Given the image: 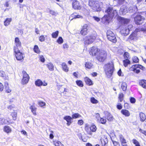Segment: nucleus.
Segmentation results:
<instances>
[{"label": "nucleus", "instance_id": "1", "mask_svg": "<svg viewBox=\"0 0 146 146\" xmlns=\"http://www.w3.org/2000/svg\"><path fill=\"white\" fill-rule=\"evenodd\" d=\"M104 71L107 77L110 78L112 74L114 69V65L112 62L105 65L104 67Z\"/></svg>", "mask_w": 146, "mask_h": 146}, {"label": "nucleus", "instance_id": "11", "mask_svg": "<svg viewBox=\"0 0 146 146\" xmlns=\"http://www.w3.org/2000/svg\"><path fill=\"white\" fill-rule=\"evenodd\" d=\"M72 7L75 9H80L81 8L80 3L76 0H73Z\"/></svg>", "mask_w": 146, "mask_h": 146}, {"label": "nucleus", "instance_id": "12", "mask_svg": "<svg viewBox=\"0 0 146 146\" xmlns=\"http://www.w3.org/2000/svg\"><path fill=\"white\" fill-rule=\"evenodd\" d=\"M15 46H14V50H15V48H17L19 50L21 47V42H20L19 38L16 37L15 38Z\"/></svg>", "mask_w": 146, "mask_h": 146}, {"label": "nucleus", "instance_id": "35", "mask_svg": "<svg viewBox=\"0 0 146 146\" xmlns=\"http://www.w3.org/2000/svg\"><path fill=\"white\" fill-rule=\"evenodd\" d=\"M8 83H5V90L6 92L7 93H9L11 92V90L9 89V87L8 86Z\"/></svg>", "mask_w": 146, "mask_h": 146}, {"label": "nucleus", "instance_id": "26", "mask_svg": "<svg viewBox=\"0 0 146 146\" xmlns=\"http://www.w3.org/2000/svg\"><path fill=\"white\" fill-rule=\"evenodd\" d=\"M84 80L86 84L89 85H91L92 84V80L88 77L85 78Z\"/></svg>", "mask_w": 146, "mask_h": 146}, {"label": "nucleus", "instance_id": "7", "mask_svg": "<svg viewBox=\"0 0 146 146\" xmlns=\"http://www.w3.org/2000/svg\"><path fill=\"white\" fill-rule=\"evenodd\" d=\"M22 73L23 74V76L22 80L21 83L23 85L26 84L29 80V76L25 71H23Z\"/></svg>", "mask_w": 146, "mask_h": 146}, {"label": "nucleus", "instance_id": "19", "mask_svg": "<svg viewBox=\"0 0 146 146\" xmlns=\"http://www.w3.org/2000/svg\"><path fill=\"white\" fill-rule=\"evenodd\" d=\"M98 1H94L93 0H90L89 1L88 4L89 6L91 7L92 9V7H95L96 3H97Z\"/></svg>", "mask_w": 146, "mask_h": 146}, {"label": "nucleus", "instance_id": "6", "mask_svg": "<svg viewBox=\"0 0 146 146\" xmlns=\"http://www.w3.org/2000/svg\"><path fill=\"white\" fill-rule=\"evenodd\" d=\"M135 22L137 25L141 24L144 20V17L139 15H137L134 18Z\"/></svg>", "mask_w": 146, "mask_h": 146}, {"label": "nucleus", "instance_id": "28", "mask_svg": "<svg viewBox=\"0 0 146 146\" xmlns=\"http://www.w3.org/2000/svg\"><path fill=\"white\" fill-rule=\"evenodd\" d=\"M127 85L125 82H123L121 84V88L123 91H125L127 89Z\"/></svg>", "mask_w": 146, "mask_h": 146}, {"label": "nucleus", "instance_id": "21", "mask_svg": "<svg viewBox=\"0 0 146 146\" xmlns=\"http://www.w3.org/2000/svg\"><path fill=\"white\" fill-rule=\"evenodd\" d=\"M85 129L88 134L90 135L92 134V132L90 131V127H89L88 125L87 124L85 125Z\"/></svg>", "mask_w": 146, "mask_h": 146}, {"label": "nucleus", "instance_id": "53", "mask_svg": "<svg viewBox=\"0 0 146 146\" xmlns=\"http://www.w3.org/2000/svg\"><path fill=\"white\" fill-rule=\"evenodd\" d=\"M49 13L52 15L56 16L57 14V13L52 10H50Z\"/></svg>", "mask_w": 146, "mask_h": 146}, {"label": "nucleus", "instance_id": "9", "mask_svg": "<svg viewBox=\"0 0 146 146\" xmlns=\"http://www.w3.org/2000/svg\"><path fill=\"white\" fill-rule=\"evenodd\" d=\"M140 31V28L136 29L134 32L130 36V39L133 40H137L138 38L137 33L139 32Z\"/></svg>", "mask_w": 146, "mask_h": 146}, {"label": "nucleus", "instance_id": "62", "mask_svg": "<svg viewBox=\"0 0 146 146\" xmlns=\"http://www.w3.org/2000/svg\"><path fill=\"white\" fill-rule=\"evenodd\" d=\"M122 106H121V104L120 103H119V104L117 105V108L119 110L121 109L122 108Z\"/></svg>", "mask_w": 146, "mask_h": 146}, {"label": "nucleus", "instance_id": "56", "mask_svg": "<svg viewBox=\"0 0 146 146\" xmlns=\"http://www.w3.org/2000/svg\"><path fill=\"white\" fill-rule=\"evenodd\" d=\"M106 119H105L103 118H101L100 120V122L101 123L104 124L106 123Z\"/></svg>", "mask_w": 146, "mask_h": 146}, {"label": "nucleus", "instance_id": "47", "mask_svg": "<svg viewBox=\"0 0 146 146\" xmlns=\"http://www.w3.org/2000/svg\"><path fill=\"white\" fill-rule=\"evenodd\" d=\"M76 83L78 86L80 87H82L83 86L82 82L80 80L76 81Z\"/></svg>", "mask_w": 146, "mask_h": 146}, {"label": "nucleus", "instance_id": "22", "mask_svg": "<svg viewBox=\"0 0 146 146\" xmlns=\"http://www.w3.org/2000/svg\"><path fill=\"white\" fill-rule=\"evenodd\" d=\"M62 66L63 70L66 72H68V71L69 68L68 67L67 64L64 62L62 64Z\"/></svg>", "mask_w": 146, "mask_h": 146}, {"label": "nucleus", "instance_id": "17", "mask_svg": "<svg viewBox=\"0 0 146 146\" xmlns=\"http://www.w3.org/2000/svg\"><path fill=\"white\" fill-rule=\"evenodd\" d=\"M104 113L106 116L107 119L110 121H112L113 119L112 116L107 111H105Z\"/></svg>", "mask_w": 146, "mask_h": 146}, {"label": "nucleus", "instance_id": "51", "mask_svg": "<svg viewBox=\"0 0 146 146\" xmlns=\"http://www.w3.org/2000/svg\"><path fill=\"white\" fill-rule=\"evenodd\" d=\"M91 102L93 104H96L98 102V101L94 98H91Z\"/></svg>", "mask_w": 146, "mask_h": 146}, {"label": "nucleus", "instance_id": "52", "mask_svg": "<svg viewBox=\"0 0 146 146\" xmlns=\"http://www.w3.org/2000/svg\"><path fill=\"white\" fill-rule=\"evenodd\" d=\"M124 56L126 59H128L129 57V53L127 52H125L124 54Z\"/></svg>", "mask_w": 146, "mask_h": 146}, {"label": "nucleus", "instance_id": "61", "mask_svg": "<svg viewBox=\"0 0 146 146\" xmlns=\"http://www.w3.org/2000/svg\"><path fill=\"white\" fill-rule=\"evenodd\" d=\"M93 18L94 20L97 22L99 21L100 20V18L94 16L93 17Z\"/></svg>", "mask_w": 146, "mask_h": 146}, {"label": "nucleus", "instance_id": "48", "mask_svg": "<svg viewBox=\"0 0 146 146\" xmlns=\"http://www.w3.org/2000/svg\"><path fill=\"white\" fill-rule=\"evenodd\" d=\"M123 94L122 93H121L119 94V99L120 100V102H121L123 99Z\"/></svg>", "mask_w": 146, "mask_h": 146}, {"label": "nucleus", "instance_id": "41", "mask_svg": "<svg viewBox=\"0 0 146 146\" xmlns=\"http://www.w3.org/2000/svg\"><path fill=\"white\" fill-rule=\"evenodd\" d=\"M139 64H136L132 66L130 68V70H134L135 69H137L139 68Z\"/></svg>", "mask_w": 146, "mask_h": 146}, {"label": "nucleus", "instance_id": "24", "mask_svg": "<svg viewBox=\"0 0 146 146\" xmlns=\"http://www.w3.org/2000/svg\"><path fill=\"white\" fill-rule=\"evenodd\" d=\"M139 115L141 121L142 122H143L146 119L145 115L142 112H141L140 113Z\"/></svg>", "mask_w": 146, "mask_h": 146}, {"label": "nucleus", "instance_id": "38", "mask_svg": "<svg viewBox=\"0 0 146 146\" xmlns=\"http://www.w3.org/2000/svg\"><path fill=\"white\" fill-rule=\"evenodd\" d=\"M59 32L58 31H56L55 32L53 33L52 34V36L53 38H56L58 36Z\"/></svg>", "mask_w": 146, "mask_h": 146}, {"label": "nucleus", "instance_id": "18", "mask_svg": "<svg viewBox=\"0 0 146 146\" xmlns=\"http://www.w3.org/2000/svg\"><path fill=\"white\" fill-rule=\"evenodd\" d=\"M92 9L94 11H100L101 10V8L99 5L98 1L97 3H96L95 7H92Z\"/></svg>", "mask_w": 146, "mask_h": 146}, {"label": "nucleus", "instance_id": "10", "mask_svg": "<svg viewBox=\"0 0 146 146\" xmlns=\"http://www.w3.org/2000/svg\"><path fill=\"white\" fill-rule=\"evenodd\" d=\"M100 51V50L96 47H93L91 48L90 54V55H92V56L98 55Z\"/></svg>", "mask_w": 146, "mask_h": 146}, {"label": "nucleus", "instance_id": "4", "mask_svg": "<svg viewBox=\"0 0 146 146\" xmlns=\"http://www.w3.org/2000/svg\"><path fill=\"white\" fill-rule=\"evenodd\" d=\"M107 37L108 39L113 43L117 42L116 37L114 33L111 30H108L107 32Z\"/></svg>", "mask_w": 146, "mask_h": 146}, {"label": "nucleus", "instance_id": "29", "mask_svg": "<svg viewBox=\"0 0 146 146\" xmlns=\"http://www.w3.org/2000/svg\"><path fill=\"white\" fill-rule=\"evenodd\" d=\"M35 85L38 86H40L42 85V82L40 79H38L35 81Z\"/></svg>", "mask_w": 146, "mask_h": 146}, {"label": "nucleus", "instance_id": "32", "mask_svg": "<svg viewBox=\"0 0 146 146\" xmlns=\"http://www.w3.org/2000/svg\"><path fill=\"white\" fill-rule=\"evenodd\" d=\"M4 131L7 133H8L11 132V129L9 126H6L4 127Z\"/></svg>", "mask_w": 146, "mask_h": 146}, {"label": "nucleus", "instance_id": "20", "mask_svg": "<svg viewBox=\"0 0 146 146\" xmlns=\"http://www.w3.org/2000/svg\"><path fill=\"white\" fill-rule=\"evenodd\" d=\"M121 113L126 117H128L130 115L129 111L127 110L123 109L121 111Z\"/></svg>", "mask_w": 146, "mask_h": 146}, {"label": "nucleus", "instance_id": "15", "mask_svg": "<svg viewBox=\"0 0 146 146\" xmlns=\"http://www.w3.org/2000/svg\"><path fill=\"white\" fill-rule=\"evenodd\" d=\"M127 12V9L126 6L125 5L122 6L119 10V13L120 14H125Z\"/></svg>", "mask_w": 146, "mask_h": 146}, {"label": "nucleus", "instance_id": "3", "mask_svg": "<svg viewBox=\"0 0 146 146\" xmlns=\"http://www.w3.org/2000/svg\"><path fill=\"white\" fill-rule=\"evenodd\" d=\"M96 38V34H92L90 35L87 36L85 38L84 44L88 45L92 43Z\"/></svg>", "mask_w": 146, "mask_h": 146}, {"label": "nucleus", "instance_id": "8", "mask_svg": "<svg viewBox=\"0 0 146 146\" xmlns=\"http://www.w3.org/2000/svg\"><path fill=\"white\" fill-rule=\"evenodd\" d=\"M15 53L16 57L17 60H20L23 58V54L20 51V50L15 48V50H14Z\"/></svg>", "mask_w": 146, "mask_h": 146}, {"label": "nucleus", "instance_id": "34", "mask_svg": "<svg viewBox=\"0 0 146 146\" xmlns=\"http://www.w3.org/2000/svg\"><path fill=\"white\" fill-rule=\"evenodd\" d=\"M123 65L125 67H127L128 64L130 63V61L128 59H126L123 61Z\"/></svg>", "mask_w": 146, "mask_h": 146}, {"label": "nucleus", "instance_id": "57", "mask_svg": "<svg viewBox=\"0 0 146 146\" xmlns=\"http://www.w3.org/2000/svg\"><path fill=\"white\" fill-rule=\"evenodd\" d=\"M112 141L113 143L114 146H120L119 143L116 142L112 140Z\"/></svg>", "mask_w": 146, "mask_h": 146}, {"label": "nucleus", "instance_id": "33", "mask_svg": "<svg viewBox=\"0 0 146 146\" xmlns=\"http://www.w3.org/2000/svg\"><path fill=\"white\" fill-rule=\"evenodd\" d=\"M119 138L122 144L126 143L125 140L124 139L123 136L122 135H119Z\"/></svg>", "mask_w": 146, "mask_h": 146}, {"label": "nucleus", "instance_id": "13", "mask_svg": "<svg viewBox=\"0 0 146 146\" xmlns=\"http://www.w3.org/2000/svg\"><path fill=\"white\" fill-rule=\"evenodd\" d=\"M118 20L121 24H127L128 23L129 21V20L127 19L119 17L118 18Z\"/></svg>", "mask_w": 146, "mask_h": 146}, {"label": "nucleus", "instance_id": "2", "mask_svg": "<svg viewBox=\"0 0 146 146\" xmlns=\"http://www.w3.org/2000/svg\"><path fill=\"white\" fill-rule=\"evenodd\" d=\"M105 12L107 14L108 17L110 18H112L117 15L116 10L113 9L111 6H108L105 11Z\"/></svg>", "mask_w": 146, "mask_h": 146}, {"label": "nucleus", "instance_id": "5", "mask_svg": "<svg viewBox=\"0 0 146 146\" xmlns=\"http://www.w3.org/2000/svg\"><path fill=\"white\" fill-rule=\"evenodd\" d=\"M107 56V54L106 52L103 50L100 51L98 54L97 58L100 62H103L106 59Z\"/></svg>", "mask_w": 146, "mask_h": 146}, {"label": "nucleus", "instance_id": "55", "mask_svg": "<svg viewBox=\"0 0 146 146\" xmlns=\"http://www.w3.org/2000/svg\"><path fill=\"white\" fill-rule=\"evenodd\" d=\"M45 38L43 35L39 37V40L41 42H43L44 41Z\"/></svg>", "mask_w": 146, "mask_h": 146}, {"label": "nucleus", "instance_id": "25", "mask_svg": "<svg viewBox=\"0 0 146 146\" xmlns=\"http://www.w3.org/2000/svg\"><path fill=\"white\" fill-rule=\"evenodd\" d=\"M30 109L31 110L32 112L34 115H36V108L34 106H31L30 107Z\"/></svg>", "mask_w": 146, "mask_h": 146}, {"label": "nucleus", "instance_id": "58", "mask_svg": "<svg viewBox=\"0 0 146 146\" xmlns=\"http://www.w3.org/2000/svg\"><path fill=\"white\" fill-rule=\"evenodd\" d=\"M131 102L132 103H134L135 102V99L133 97H131L130 99Z\"/></svg>", "mask_w": 146, "mask_h": 146}, {"label": "nucleus", "instance_id": "45", "mask_svg": "<svg viewBox=\"0 0 146 146\" xmlns=\"http://www.w3.org/2000/svg\"><path fill=\"white\" fill-rule=\"evenodd\" d=\"M63 40L62 38L61 37H59L58 39L57 40V42L59 44H61L63 42Z\"/></svg>", "mask_w": 146, "mask_h": 146}, {"label": "nucleus", "instance_id": "50", "mask_svg": "<svg viewBox=\"0 0 146 146\" xmlns=\"http://www.w3.org/2000/svg\"><path fill=\"white\" fill-rule=\"evenodd\" d=\"M11 115L12 116L13 119L14 120H15L16 119V117L17 116V114L16 112H14L13 113L11 114Z\"/></svg>", "mask_w": 146, "mask_h": 146}, {"label": "nucleus", "instance_id": "36", "mask_svg": "<svg viewBox=\"0 0 146 146\" xmlns=\"http://www.w3.org/2000/svg\"><path fill=\"white\" fill-rule=\"evenodd\" d=\"M90 128L91 132H95L97 128L94 125H92L90 127Z\"/></svg>", "mask_w": 146, "mask_h": 146}, {"label": "nucleus", "instance_id": "54", "mask_svg": "<svg viewBox=\"0 0 146 146\" xmlns=\"http://www.w3.org/2000/svg\"><path fill=\"white\" fill-rule=\"evenodd\" d=\"M38 104L41 107H43L45 105V103L41 101H40L38 102Z\"/></svg>", "mask_w": 146, "mask_h": 146}, {"label": "nucleus", "instance_id": "27", "mask_svg": "<svg viewBox=\"0 0 146 146\" xmlns=\"http://www.w3.org/2000/svg\"><path fill=\"white\" fill-rule=\"evenodd\" d=\"M47 67L48 68V69L50 71H53L54 70V66L52 64L50 63L46 64Z\"/></svg>", "mask_w": 146, "mask_h": 146}, {"label": "nucleus", "instance_id": "46", "mask_svg": "<svg viewBox=\"0 0 146 146\" xmlns=\"http://www.w3.org/2000/svg\"><path fill=\"white\" fill-rule=\"evenodd\" d=\"M72 116L73 118H76L81 117V115L78 113H75L72 115Z\"/></svg>", "mask_w": 146, "mask_h": 146}, {"label": "nucleus", "instance_id": "64", "mask_svg": "<svg viewBox=\"0 0 146 146\" xmlns=\"http://www.w3.org/2000/svg\"><path fill=\"white\" fill-rule=\"evenodd\" d=\"M83 123V121L82 120H79L78 121V124L80 125H82Z\"/></svg>", "mask_w": 146, "mask_h": 146}, {"label": "nucleus", "instance_id": "16", "mask_svg": "<svg viewBox=\"0 0 146 146\" xmlns=\"http://www.w3.org/2000/svg\"><path fill=\"white\" fill-rule=\"evenodd\" d=\"M101 141L103 146H105L108 142V140L107 137L104 136H102L101 139Z\"/></svg>", "mask_w": 146, "mask_h": 146}, {"label": "nucleus", "instance_id": "49", "mask_svg": "<svg viewBox=\"0 0 146 146\" xmlns=\"http://www.w3.org/2000/svg\"><path fill=\"white\" fill-rule=\"evenodd\" d=\"M132 60L134 62L137 63L139 61V59L136 56H134L132 58Z\"/></svg>", "mask_w": 146, "mask_h": 146}, {"label": "nucleus", "instance_id": "40", "mask_svg": "<svg viewBox=\"0 0 146 146\" xmlns=\"http://www.w3.org/2000/svg\"><path fill=\"white\" fill-rule=\"evenodd\" d=\"M132 141L135 146H141L139 142L137 140L134 139L132 140Z\"/></svg>", "mask_w": 146, "mask_h": 146}, {"label": "nucleus", "instance_id": "43", "mask_svg": "<svg viewBox=\"0 0 146 146\" xmlns=\"http://www.w3.org/2000/svg\"><path fill=\"white\" fill-rule=\"evenodd\" d=\"M64 119L66 120L67 121H71L72 118L69 116H67L64 117Z\"/></svg>", "mask_w": 146, "mask_h": 146}, {"label": "nucleus", "instance_id": "30", "mask_svg": "<svg viewBox=\"0 0 146 146\" xmlns=\"http://www.w3.org/2000/svg\"><path fill=\"white\" fill-rule=\"evenodd\" d=\"M130 31V30H129V29L127 28V27H125V29H122L121 32L122 33L127 35L129 33Z\"/></svg>", "mask_w": 146, "mask_h": 146}, {"label": "nucleus", "instance_id": "31", "mask_svg": "<svg viewBox=\"0 0 146 146\" xmlns=\"http://www.w3.org/2000/svg\"><path fill=\"white\" fill-rule=\"evenodd\" d=\"M12 20L11 18H7L4 22V25L5 26H7L9 25Z\"/></svg>", "mask_w": 146, "mask_h": 146}, {"label": "nucleus", "instance_id": "39", "mask_svg": "<svg viewBox=\"0 0 146 146\" xmlns=\"http://www.w3.org/2000/svg\"><path fill=\"white\" fill-rule=\"evenodd\" d=\"M85 66L86 68L90 69L92 66V64L90 62H87L86 63Z\"/></svg>", "mask_w": 146, "mask_h": 146}, {"label": "nucleus", "instance_id": "44", "mask_svg": "<svg viewBox=\"0 0 146 146\" xmlns=\"http://www.w3.org/2000/svg\"><path fill=\"white\" fill-rule=\"evenodd\" d=\"M34 51L37 53H38L39 52V50L38 47L37 45H35L34 48Z\"/></svg>", "mask_w": 146, "mask_h": 146}, {"label": "nucleus", "instance_id": "60", "mask_svg": "<svg viewBox=\"0 0 146 146\" xmlns=\"http://www.w3.org/2000/svg\"><path fill=\"white\" fill-rule=\"evenodd\" d=\"M139 131L142 133L144 134L145 135H146V131L141 129H139Z\"/></svg>", "mask_w": 146, "mask_h": 146}, {"label": "nucleus", "instance_id": "14", "mask_svg": "<svg viewBox=\"0 0 146 146\" xmlns=\"http://www.w3.org/2000/svg\"><path fill=\"white\" fill-rule=\"evenodd\" d=\"M88 26L86 25H84L82 28V29L80 31L81 34L83 35H86L88 33Z\"/></svg>", "mask_w": 146, "mask_h": 146}, {"label": "nucleus", "instance_id": "59", "mask_svg": "<svg viewBox=\"0 0 146 146\" xmlns=\"http://www.w3.org/2000/svg\"><path fill=\"white\" fill-rule=\"evenodd\" d=\"M76 14V13H74L72 14L70 17V18H72V19H75Z\"/></svg>", "mask_w": 146, "mask_h": 146}, {"label": "nucleus", "instance_id": "37", "mask_svg": "<svg viewBox=\"0 0 146 146\" xmlns=\"http://www.w3.org/2000/svg\"><path fill=\"white\" fill-rule=\"evenodd\" d=\"M53 143L55 146H64L59 141H54Z\"/></svg>", "mask_w": 146, "mask_h": 146}, {"label": "nucleus", "instance_id": "23", "mask_svg": "<svg viewBox=\"0 0 146 146\" xmlns=\"http://www.w3.org/2000/svg\"><path fill=\"white\" fill-rule=\"evenodd\" d=\"M139 84L143 88L146 89V80H141L139 82Z\"/></svg>", "mask_w": 146, "mask_h": 146}, {"label": "nucleus", "instance_id": "42", "mask_svg": "<svg viewBox=\"0 0 146 146\" xmlns=\"http://www.w3.org/2000/svg\"><path fill=\"white\" fill-rule=\"evenodd\" d=\"M131 8H129V9H130L129 10H132L134 11H137V8L136 6L135 5H132V6L131 7Z\"/></svg>", "mask_w": 146, "mask_h": 146}, {"label": "nucleus", "instance_id": "63", "mask_svg": "<svg viewBox=\"0 0 146 146\" xmlns=\"http://www.w3.org/2000/svg\"><path fill=\"white\" fill-rule=\"evenodd\" d=\"M40 60L42 62H44L45 61V59L42 56H40Z\"/></svg>", "mask_w": 146, "mask_h": 146}]
</instances>
